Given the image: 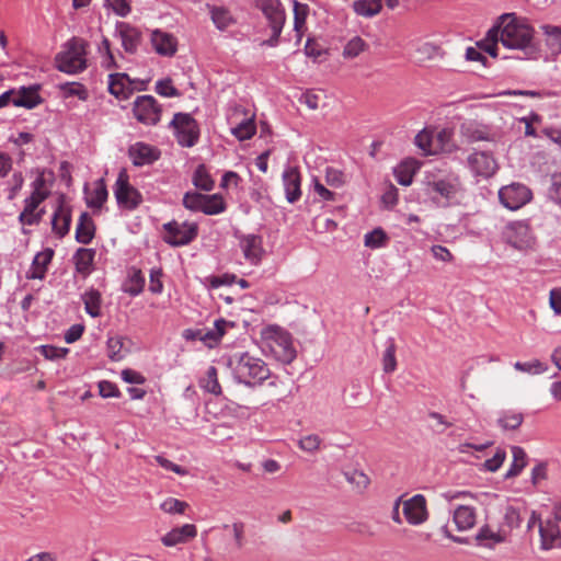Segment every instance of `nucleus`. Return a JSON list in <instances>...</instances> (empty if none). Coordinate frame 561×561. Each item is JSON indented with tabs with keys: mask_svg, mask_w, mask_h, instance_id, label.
Returning <instances> with one entry per match:
<instances>
[{
	"mask_svg": "<svg viewBox=\"0 0 561 561\" xmlns=\"http://www.w3.org/2000/svg\"><path fill=\"white\" fill-rule=\"evenodd\" d=\"M225 210V202L221 196L204 195L202 211L206 215H216Z\"/></svg>",
	"mask_w": 561,
	"mask_h": 561,
	"instance_id": "obj_44",
	"label": "nucleus"
},
{
	"mask_svg": "<svg viewBox=\"0 0 561 561\" xmlns=\"http://www.w3.org/2000/svg\"><path fill=\"white\" fill-rule=\"evenodd\" d=\"M283 184L286 199L296 203L301 196V175L296 167H288L283 173Z\"/></svg>",
	"mask_w": 561,
	"mask_h": 561,
	"instance_id": "obj_18",
	"label": "nucleus"
},
{
	"mask_svg": "<svg viewBox=\"0 0 561 561\" xmlns=\"http://www.w3.org/2000/svg\"><path fill=\"white\" fill-rule=\"evenodd\" d=\"M151 43L157 54L171 57L176 53V38L165 32L156 30L151 34Z\"/></svg>",
	"mask_w": 561,
	"mask_h": 561,
	"instance_id": "obj_23",
	"label": "nucleus"
},
{
	"mask_svg": "<svg viewBox=\"0 0 561 561\" xmlns=\"http://www.w3.org/2000/svg\"><path fill=\"white\" fill-rule=\"evenodd\" d=\"M321 445V438L316 435H307L299 439L298 446L300 449L307 453H314L320 448Z\"/></svg>",
	"mask_w": 561,
	"mask_h": 561,
	"instance_id": "obj_57",
	"label": "nucleus"
},
{
	"mask_svg": "<svg viewBox=\"0 0 561 561\" xmlns=\"http://www.w3.org/2000/svg\"><path fill=\"white\" fill-rule=\"evenodd\" d=\"M460 191V183L458 179H442L438 181H433L427 183V192L428 193H437L445 199L454 198L457 193Z\"/></svg>",
	"mask_w": 561,
	"mask_h": 561,
	"instance_id": "obj_27",
	"label": "nucleus"
},
{
	"mask_svg": "<svg viewBox=\"0 0 561 561\" xmlns=\"http://www.w3.org/2000/svg\"><path fill=\"white\" fill-rule=\"evenodd\" d=\"M508 536L499 526L491 524L483 525L476 535V541L479 546L493 549L496 545L507 541Z\"/></svg>",
	"mask_w": 561,
	"mask_h": 561,
	"instance_id": "obj_16",
	"label": "nucleus"
},
{
	"mask_svg": "<svg viewBox=\"0 0 561 561\" xmlns=\"http://www.w3.org/2000/svg\"><path fill=\"white\" fill-rule=\"evenodd\" d=\"M133 112L138 122L156 125L160 121L161 108L151 95H140L134 102Z\"/></svg>",
	"mask_w": 561,
	"mask_h": 561,
	"instance_id": "obj_10",
	"label": "nucleus"
},
{
	"mask_svg": "<svg viewBox=\"0 0 561 561\" xmlns=\"http://www.w3.org/2000/svg\"><path fill=\"white\" fill-rule=\"evenodd\" d=\"M520 522L519 511L514 506H507L504 511L502 522L497 526L510 537L513 529L519 527Z\"/></svg>",
	"mask_w": 561,
	"mask_h": 561,
	"instance_id": "obj_35",
	"label": "nucleus"
},
{
	"mask_svg": "<svg viewBox=\"0 0 561 561\" xmlns=\"http://www.w3.org/2000/svg\"><path fill=\"white\" fill-rule=\"evenodd\" d=\"M41 353L46 359L54 360L64 358L68 354V348L44 345L41 347Z\"/></svg>",
	"mask_w": 561,
	"mask_h": 561,
	"instance_id": "obj_61",
	"label": "nucleus"
},
{
	"mask_svg": "<svg viewBox=\"0 0 561 561\" xmlns=\"http://www.w3.org/2000/svg\"><path fill=\"white\" fill-rule=\"evenodd\" d=\"M107 356L113 362H119L126 356L124 350V337L116 335L111 336L107 340Z\"/></svg>",
	"mask_w": 561,
	"mask_h": 561,
	"instance_id": "obj_43",
	"label": "nucleus"
},
{
	"mask_svg": "<svg viewBox=\"0 0 561 561\" xmlns=\"http://www.w3.org/2000/svg\"><path fill=\"white\" fill-rule=\"evenodd\" d=\"M105 3L119 16L128 15L131 10L129 0H105Z\"/></svg>",
	"mask_w": 561,
	"mask_h": 561,
	"instance_id": "obj_60",
	"label": "nucleus"
},
{
	"mask_svg": "<svg viewBox=\"0 0 561 561\" xmlns=\"http://www.w3.org/2000/svg\"><path fill=\"white\" fill-rule=\"evenodd\" d=\"M204 194L188 192L183 197V205L191 210L202 211Z\"/></svg>",
	"mask_w": 561,
	"mask_h": 561,
	"instance_id": "obj_56",
	"label": "nucleus"
},
{
	"mask_svg": "<svg viewBox=\"0 0 561 561\" xmlns=\"http://www.w3.org/2000/svg\"><path fill=\"white\" fill-rule=\"evenodd\" d=\"M163 240L173 245L182 247L191 243L196 237L198 227L195 222L171 221L163 226Z\"/></svg>",
	"mask_w": 561,
	"mask_h": 561,
	"instance_id": "obj_6",
	"label": "nucleus"
},
{
	"mask_svg": "<svg viewBox=\"0 0 561 561\" xmlns=\"http://www.w3.org/2000/svg\"><path fill=\"white\" fill-rule=\"evenodd\" d=\"M500 43L507 49L520 50L527 58L538 53L535 43V30L526 20L517 18L515 13H504L494 23Z\"/></svg>",
	"mask_w": 561,
	"mask_h": 561,
	"instance_id": "obj_1",
	"label": "nucleus"
},
{
	"mask_svg": "<svg viewBox=\"0 0 561 561\" xmlns=\"http://www.w3.org/2000/svg\"><path fill=\"white\" fill-rule=\"evenodd\" d=\"M210 18L216 27L220 31L228 28L234 23L231 12L225 7L207 5Z\"/></svg>",
	"mask_w": 561,
	"mask_h": 561,
	"instance_id": "obj_33",
	"label": "nucleus"
},
{
	"mask_svg": "<svg viewBox=\"0 0 561 561\" xmlns=\"http://www.w3.org/2000/svg\"><path fill=\"white\" fill-rule=\"evenodd\" d=\"M415 145L425 153V154H432L435 152L433 149V136L431 131H427L426 129L420 131L415 136Z\"/></svg>",
	"mask_w": 561,
	"mask_h": 561,
	"instance_id": "obj_53",
	"label": "nucleus"
},
{
	"mask_svg": "<svg viewBox=\"0 0 561 561\" xmlns=\"http://www.w3.org/2000/svg\"><path fill=\"white\" fill-rule=\"evenodd\" d=\"M128 153L136 167L151 164L160 157V151L157 148L144 142H136L130 146Z\"/></svg>",
	"mask_w": 561,
	"mask_h": 561,
	"instance_id": "obj_17",
	"label": "nucleus"
},
{
	"mask_svg": "<svg viewBox=\"0 0 561 561\" xmlns=\"http://www.w3.org/2000/svg\"><path fill=\"white\" fill-rule=\"evenodd\" d=\"M262 348L283 364L296 358V348L289 332L278 325H267L261 332Z\"/></svg>",
	"mask_w": 561,
	"mask_h": 561,
	"instance_id": "obj_2",
	"label": "nucleus"
},
{
	"mask_svg": "<svg viewBox=\"0 0 561 561\" xmlns=\"http://www.w3.org/2000/svg\"><path fill=\"white\" fill-rule=\"evenodd\" d=\"M523 421L524 416L522 413L508 411L503 413L497 422L503 430H516L522 425Z\"/></svg>",
	"mask_w": 561,
	"mask_h": 561,
	"instance_id": "obj_52",
	"label": "nucleus"
},
{
	"mask_svg": "<svg viewBox=\"0 0 561 561\" xmlns=\"http://www.w3.org/2000/svg\"><path fill=\"white\" fill-rule=\"evenodd\" d=\"M325 51L324 47L312 37H309L305 45V53L307 56L314 59L319 58Z\"/></svg>",
	"mask_w": 561,
	"mask_h": 561,
	"instance_id": "obj_62",
	"label": "nucleus"
},
{
	"mask_svg": "<svg viewBox=\"0 0 561 561\" xmlns=\"http://www.w3.org/2000/svg\"><path fill=\"white\" fill-rule=\"evenodd\" d=\"M388 241L387 233L381 228H376L365 234L364 243L367 248L378 249L385 247Z\"/></svg>",
	"mask_w": 561,
	"mask_h": 561,
	"instance_id": "obj_49",
	"label": "nucleus"
},
{
	"mask_svg": "<svg viewBox=\"0 0 561 561\" xmlns=\"http://www.w3.org/2000/svg\"><path fill=\"white\" fill-rule=\"evenodd\" d=\"M116 32L121 37L122 46L125 49V51L134 54L137 50L138 45L140 44V32L136 27L125 22L117 23Z\"/></svg>",
	"mask_w": 561,
	"mask_h": 561,
	"instance_id": "obj_24",
	"label": "nucleus"
},
{
	"mask_svg": "<svg viewBox=\"0 0 561 561\" xmlns=\"http://www.w3.org/2000/svg\"><path fill=\"white\" fill-rule=\"evenodd\" d=\"M94 250L80 248L75 254L76 268L79 273L87 275L91 271L94 259Z\"/></svg>",
	"mask_w": 561,
	"mask_h": 561,
	"instance_id": "obj_38",
	"label": "nucleus"
},
{
	"mask_svg": "<svg viewBox=\"0 0 561 561\" xmlns=\"http://www.w3.org/2000/svg\"><path fill=\"white\" fill-rule=\"evenodd\" d=\"M87 42L80 37H72L56 56L57 68L66 73H77L87 68Z\"/></svg>",
	"mask_w": 561,
	"mask_h": 561,
	"instance_id": "obj_4",
	"label": "nucleus"
},
{
	"mask_svg": "<svg viewBox=\"0 0 561 561\" xmlns=\"http://www.w3.org/2000/svg\"><path fill=\"white\" fill-rule=\"evenodd\" d=\"M308 11L307 4L294 1V30L297 33L298 39H301L304 35Z\"/></svg>",
	"mask_w": 561,
	"mask_h": 561,
	"instance_id": "obj_41",
	"label": "nucleus"
},
{
	"mask_svg": "<svg viewBox=\"0 0 561 561\" xmlns=\"http://www.w3.org/2000/svg\"><path fill=\"white\" fill-rule=\"evenodd\" d=\"M134 90V81L126 73H112L108 76V92L115 98L127 100Z\"/></svg>",
	"mask_w": 561,
	"mask_h": 561,
	"instance_id": "obj_21",
	"label": "nucleus"
},
{
	"mask_svg": "<svg viewBox=\"0 0 561 561\" xmlns=\"http://www.w3.org/2000/svg\"><path fill=\"white\" fill-rule=\"evenodd\" d=\"M49 196V190L46 187L43 174H39L32 183V194L24 201V208L19 216V221L23 226L37 225L45 210L38 209V206Z\"/></svg>",
	"mask_w": 561,
	"mask_h": 561,
	"instance_id": "obj_5",
	"label": "nucleus"
},
{
	"mask_svg": "<svg viewBox=\"0 0 561 561\" xmlns=\"http://www.w3.org/2000/svg\"><path fill=\"white\" fill-rule=\"evenodd\" d=\"M382 0H357L353 3L354 11L363 16L371 18L382 8Z\"/></svg>",
	"mask_w": 561,
	"mask_h": 561,
	"instance_id": "obj_40",
	"label": "nucleus"
},
{
	"mask_svg": "<svg viewBox=\"0 0 561 561\" xmlns=\"http://www.w3.org/2000/svg\"><path fill=\"white\" fill-rule=\"evenodd\" d=\"M156 92L162 96H179V91L173 87L171 79L160 80L156 84Z\"/></svg>",
	"mask_w": 561,
	"mask_h": 561,
	"instance_id": "obj_59",
	"label": "nucleus"
},
{
	"mask_svg": "<svg viewBox=\"0 0 561 561\" xmlns=\"http://www.w3.org/2000/svg\"><path fill=\"white\" fill-rule=\"evenodd\" d=\"M42 99L38 94L36 87L22 88L20 91H14L13 105L26 108H34L41 103Z\"/></svg>",
	"mask_w": 561,
	"mask_h": 561,
	"instance_id": "obj_28",
	"label": "nucleus"
},
{
	"mask_svg": "<svg viewBox=\"0 0 561 561\" xmlns=\"http://www.w3.org/2000/svg\"><path fill=\"white\" fill-rule=\"evenodd\" d=\"M94 222L88 213L80 215L77 228L76 240L82 244H88L94 237Z\"/></svg>",
	"mask_w": 561,
	"mask_h": 561,
	"instance_id": "obj_29",
	"label": "nucleus"
},
{
	"mask_svg": "<svg viewBox=\"0 0 561 561\" xmlns=\"http://www.w3.org/2000/svg\"><path fill=\"white\" fill-rule=\"evenodd\" d=\"M514 368L518 371L527 373L530 375H539L547 371L548 367L539 359H533L530 362L522 363L516 362Z\"/></svg>",
	"mask_w": 561,
	"mask_h": 561,
	"instance_id": "obj_51",
	"label": "nucleus"
},
{
	"mask_svg": "<svg viewBox=\"0 0 561 561\" xmlns=\"http://www.w3.org/2000/svg\"><path fill=\"white\" fill-rule=\"evenodd\" d=\"M54 256V250L46 248L42 252H38L32 262V266L27 273L30 279H43L46 275L47 267Z\"/></svg>",
	"mask_w": 561,
	"mask_h": 561,
	"instance_id": "obj_26",
	"label": "nucleus"
},
{
	"mask_svg": "<svg viewBox=\"0 0 561 561\" xmlns=\"http://www.w3.org/2000/svg\"><path fill=\"white\" fill-rule=\"evenodd\" d=\"M550 197L561 204V173H556L551 178Z\"/></svg>",
	"mask_w": 561,
	"mask_h": 561,
	"instance_id": "obj_64",
	"label": "nucleus"
},
{
	"mask_svg": "<svg viewBox=\"0 0 561 561\" xmlns=\"http://www.w3.org/2000/svg\"><path fill=\"white\" fill-rule=\"evenodd\" d=\"M461 133L470 141H491L494 139V135H492L484 126L478 125L476 123L462 124Z\"/></svg>",
	"mask_w": 561,
	"mask_h": 561,
	"instance_id": "obj_31",
	"label": "nucleus"
},
{
	"mask_svg": "<svg viewBox=\"0 0 561 561\" xmlns=\"http://www.w3.org/2000/svg\"><path fill=\"white\" fill-rule=\"evenodd\" d=\"M228 325L232 327V324H230L228 321L219 319L215 321L214 329L208 330L204 334H201V332L198 333L199 340L208 342L209 345H211V343H217L225 334L226 328Z\"/></svg>",
	"mask_w": 561,
	"mask_h": 561,
	"instance_id": "obj_42",
	"label": "nucleus"
},
{
	"mask_svg": "<svg viewBox=\"0 0 561 561\" xmlns=\"http://www.w3.org/2000/svg\"><path fill=\"white\" fill-rule=\"evenodd\" d=\"M114 194L118 205L134 209L142 201L141 194L129 183L126 170H121L115 183Z\"/></svg>",
	"mask_w": 561,
	"mask_h": 561,
	"instance_id": "obj_8",
	"label": "nucleus"
},
{
	"mask_svg": "<svg viewBox=\"0 0 561 561\" xmlns=\"http://www.w3.org/2000/svg\"><path fill=\"white\" fill-rule=\"evenodd\" d=\"M256 7L262 11L270 27L279 32V26L286 22L285 9L279 0H256Z\"/></svg>",
	"mask_w": 561,
	"mask_h": 561,
	"instance_id": "obj_14",
	"label": "nucleus"
},
{
	"mask_svg": "<svg viewBox=\"0 0 561 561\" xmlns=\"http://www.w3.org/2000/svg\"><path fill=\"white\" fill-rule=\"evenodd\" d=\"M540 547L543 550H551L561 547V531L554 522L543 520L539 524Z\"/></svg>",
	"mask_w": 561,
	"mask_h": 561,
	"instance_id": "obj_22",
	"label": "nucleus"
},
{
	"mask_svg": "<svg viewBox=\"0 0 561 561\" xmlns=\"http://www.w3.org/2000/svg\"><path fill=\"white\" fill-rule=\"evenodd\" d=\"M370 485V478L364 471H353V491L363 494Z\"/></svg>",
	"mask_w": 561,
	"mask_h": 561,
	"instance_id": "obj_54",
	"label": "nucleus"
},
{
	"mask_svg": "<svg viewBox=\"0 0 561 561\" xmlns=\"http://www.w3.org/2000/svg\"><path fill=\"white\" fill-rule=\"evenodd\" d=\"M65 96H78L81 101H85L89 96L87 89L78 82H69L61 87Z\"/></svg>",
	"mask_w": 561,
	"mask_h": 561,
	"instance_id": "obj_55",
	"label": "nucleus"
},
{
	"mask_svg": "<svg viewBox=\"0 0 561 561\" xmlns=\"http://www.w3.org/2000/svg\"><path fill=\"white\" fill-rule=\"evenodd\" d=\"M145 277L140 270L131 267L124 283L123 290L130 296H137L144 290Z\"/></svg>",
	"mask_w": 561,
	"mask_h": 561,
	"instance_id": "obj_32",
	"label": "nucleus"
},
{
	"mask_svg": "<svg viewBox=\"0 0 561 561\" xmlns=\"http://www.w3.org/2000/svg\"><path fill=\"white\" fill-rule=\"evenodd\" d=\"M499 198L506 208L516 210L531 199V192L523 184L513 183L500 190Z\"/></svg>",
	"mask_w": 561,
	"mask_h": 561,
	"instance_id": "obj_12",
	"label": "nucleus"
},
{
	"mask_svg": "<svg viewBox=\"0 0 561 561\" xmlns=\"http://www.w3.org/2000/svg\"><path fill=\"white\" fill-rule=\"evenodd\" d=\"M402 512L405 520L413 526L425 523L430 516L427 502L423 494H415L408 500L402 499Z\"/></svg>",
	"mask_w": 561,
	"mask_h": 561,
	"instance_id": "obj_11",
	"label": "nucleus"
},
{
	"mask_svg": "<svg viewBox=\"0 0 561 561\" xmlns=\"http://www.w3.org/2000/svg\"><path fill=\"white\" fill-rule=\"evenodd\" d=\"M542 33L547 36V45L561 53V27L550 24H545L541 27Z\"/></svg>",
	"mask_w": 561,
	"mask_h": 561,
	"instance_id": "obj_45",
	"label": "nucleus"
},
{
	"mask_svg": "<svg viewBox=\"0 0 561 561\" xmlns=\"http://www.w3.org/2000/svg\"><path fill=\"white\" fill-rule=\"evenodd\" d=\"M197 536V528L193 524H184L181 527L172 528L162 536L161 542L165 547H174L185 543Z\"/></svg>",
	"mask_w": 561,
	"mask_h": 561,
	"instance_id": "obj_19",
	"label": "nucleus"
},
{
	"mask_svg": "<svg viewBox=\"0 0 561 561\" xmlns=\"http://www.w3.org/2000/svg\"><path fill=\"white\" fill-rule=\"evenodd\" d=\"M178 142L183 147H193L199 137V128L196 121L185 113H178L172 119Z\"/></svg>",
	"mask_w": 561,
	"mask_h": 561,
	"instance_id": "obj_7",
	"label": "nucleus"
},
{
	"mask_svg": "<svg viewBox=\"0 0 561 561\" xmlns=\"http://www.w3.org/2000/svg\"><path fill=\"white\" fill-rule=\"evenodd\" d=\"M397 181L404 186H408L413 181V172L409 170L407 163H402L394 170Z\"/></svg>",
	"mask_w": 561,
	"mask_h": 561,
	"instance_id": "obj_63",
	"label": "nucleus"
},
{
	"mask_svg": "<svg viewBox=\"0 0 561 561\" xmlns=\"http://www.w3.org/2000/svg\"><path fill=\"white\" fill-rule=\"evenodd\" d=\"M193 183L197 188L203 191H211L214 187V181L203 164L196 168L193 176Z\"/></svg>",
	"mask_w": 561,
	"mask_h": 561,
	"instance_id": "obj_48",
	"label": "nucleus"
},
{
	"mask_svg": "<svg viewBox=\"0 0 561 561\" xmlns=\"http://www.w3.org/2000/svg\"><path fill=\"white\" fill-rule=\"evenodd\" d=\"M199 386L205 391H207L211 394H215V396L221 394V387L218 381V373H217L216 367H214V366L208 367L205 376L199 380Z\"/></svg>",
	"mask_w": 561,
	"mask_h": 561,
	"instance_id": "obj_39",
	"label": "nucleus"
},
{
	"mask_svg": "<svg viewBox=\"0 0 561 561\" xmlns=\"http://www.w3.org/2000/svg\"><path fill=\"white\" fill-rule=\"evenodd\" d=\"M71 224V209L61 196L51 219L53 231L60 238L66 236Z\"/></svg>",
	"mask_w": 561,
	"mask_h": 561,
	"instance_id": "obj_20",
	"label": "nucleus"
},
{
	"mask_svg": "<svg viewBox=\"0 0 561 561\" xmlns=\"http://www.w3.org/2000/svg\"><path fill=\"white\" fill-rule=\"evenodd\" d=\"M83 302L85 311L93 318L100 316L101 309V295L98 290H90L83 295Z\"/></svg>",
	"mask_w": 561,
	"mask_h": 561,
	"instance_id": "obj_46",
	"label": "nucleus"
},
{
	"mask_svg": "<svg viewBox=\"0 0 561 561\" xmlns=\"http://www.w3.org/2000/svg\"><path fill=\"white\" fill-rule=\"evenodd\" d=\"M190 507L188 503L174 497H167L160 504V510L167 514H184Z\"/></svg>",
	"mask_w": 561,
	"mask_h": 561,
	"instance_id": "obj_50",
	"label": "nucleus"
},
{
	"mask_svg": "<svg viewBox=\"0 0 561 561\" xmlns=\"http://www.w3.org/2000/svg\"><path fill=\"white\" fill-rule=\"evenodd\" d=\"M240 248L244 259L253 265H257L265 254L263 239L256 234L243 236L240 239Z\"/></svg>",
	"mask_w": 561,
	"mask_h": 561,
	"instance_id": "obj_15",
	"label": "nucleus"
},
{
	"mask_svg": "<svg viewBox=\"0 0 561 561\" xmlns=\"http://www.w3.org/2000/svg\"><path fill=\"white\" fill-rule=\"evenodd\" d=\"M500 37L495 26L493 25L486 33L485 37L477 43L480 50L488 53L491 57L496 58L499 56L497 44Z\"/></svg>",
	"mask_w": 561,
	"mask_h": 561,
	"instance_id": "obj_37",
	"label": "nucleus"
},
{
	"mask_svg": "<svg viewBox=\"0 0 561 561\" xmlns=\"http://www.w3.org/2000/svg\"><path fill=\"white\" fill-rule=\"evenodd\" d=\"M236 378L245 385H260L270 377L267 365L249 353L234 354L230 360Z\"/></svg>",
	"mask_w": 561,
	"mask_h": 561,
	"instance_id": "obj_3",
	"label": "nucleus"
},
{
	"mask_svg": "<svg viewBox=\"0 0 561 561\" xmlns=\"http://www.w3.org/2000/svg\"><path fill=\"white\" fill-rule=\"evenodd\" d=\"M506 457V453L503 449H497L494 456L490 459H486L483 463L485 470L490 472H495L503 465Z\"/></svg>",
	"mask_w": 561,
	"mask_h": 561,
	"instance_id": "obj_58",
	"label": "nucleus"
},
{
	"mask_svg": "<svg viewBox=\"0 0 561 561\" xmlns=\"http://www.w3.org/2000/svg\"><path fill=\"white\" fill-rule=\"evenodd\" d=\"M382 368L386 374L393 373L397 368L396 343L392 337L387 341V347L382 355Z\"/></svg>",
	"mask_w": 561,
	"mask_h": 561,
	"instance_id": "obj_47",
	"label": "nucleus"
},
{
	"mask_svg": "<svg viewBox=\"0 0 561 561\" xmlns=\"http://www.w3.org/2000/svg\"><path fill=\"white\" fill-rule=\"evenodd\" d=\"M107 199V190L102 179L94 182L93 190L87 193V204L93 208H101Z\"/></svg>",
	"mask_w": 561,
	"mask_h": 561,
	"instance_id": "obj_34",
	"label": "nucleus"
},
{
	"mask_svg": "<svg viewBox=\"0 0 561 561\" xmlns=\"http://www.w3.org/2000/svg\"><path fill=\"white\" fill-rule=\"evenodd\" d=\"M233 117L230 118L231 124H234L231 127V134L239 140L250 139L256 131V126L254 123V115L245 117L243 121L239 123H234Z\"/></svg>",
	"mask_w": 561,
	"mask_h": 561,
	"instance_id": "obj_30",
	"label": "nucleus"
},
{
	"mask_svg": "<svg viewBox=\"0 0 561 561\" xmlns=\"http://www.w3.org/2000/svg\"><path fill=\"white\" fill-rule=\"evenodd\" d=\"M468 165L476 176L491 178L497 170L495 159L484 152H473L468 157Z\"/></svg>",
	"mask_w": 561,
	"mask_h": 561,
	"instance_id": "obj_13",
	"label": "nucleus"
},
{
	"mask_svg": "<svg viewBox=\"0 0 561 561\" xmlns=\"http://www.w3.org/2000/svg\"><path fill=\"white\" fill-rule=\"evenodd\" d=\"M453 522L459 531H467L473 528L477 523L474 507L469 505L457 506L453 513Z\"/></svg>",
	"mask_w": 561,
	"mask_h": 561,
	"instance_id": "obj_25",
	"label": "nucleus"
},
{
	"mask_svg": "<svg viewBox=\"0 0 561 561\" xmlns=\"http://www.w3.org/2000/svg\"><path fill=\"white\" fill-rule=\"evenodd\" d=\"M505 240L517 250H527L535 244V237L525 221L510 222L504 230Z\"/></svg>",
	"mask_w": 561,
	"mask_h": 561,
	"instance_id": "obj_9",
	"label": "nucleus"
},
{
	"mask_svg": "<svg viewBox=\"0 0 561 561\" xmlns=\"http://www.w3.org/2000/svg\"><path fill=\"white\" fill-rule=\"evenodd\" d=\"M513 462L507 470L505 478H514L518 476L522 470L527 466V455L519 446L512 447Z\"/></svg>",
	"mask_w": 561,
	"mask_h": 561,
	"instance_id": "obj_36",
	"label": "nucleus"
}]
</instances>
